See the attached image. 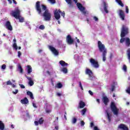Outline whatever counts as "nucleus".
<instances>
[{"label": "nucleus", "instance_id": "40", "mask_svg": "<svg viewBox=\"0 0 130 130\" xmlns=\"http://www.w3.org/2000/svg\"><path fill=\"white\" fill-rule=\"evenodd\" d=\"M77 118H73L72 119V122L73 123H76V122H77Z\"/></svg>", "mask_w": 130, "mask_h": 130}, {"label": "nucleus", "instance_id": "9", "mask_svg": "<svg viewBox=\"0 0 130 130\" xmlns=\"http://www.w3.org/2000/svg\"><path fill=\"white\" fill-rule=\"evenodd\" d=\"M36 9L38 12L39 15H41L42 14V10L40 7V2L38 1L36 4Z\"/></svg>", "mask_w": 130, "mask_h": 130}, {"label": "nucleus", "instance_id": "33", "mask_svg": "<svg viewBox=\"0 0 130 130\" xmlns=\"http://www.w3.org/2000/svg\"><path fill=\"white\" fill-rule=\"evenodd\" d=\"M39 29H40V30H44L45 29V26H44V25L42 24L39 26Z\"/></svg>", "mask_w": 130, "mask_h": 130}, {"label": "nucleus", "instance_id": "47", "mask_svg": "<svg viewBox=\"0 0 130 130\" xmlns=\"http://www.w3.org/2000/svg\"><path fill=\"white\" fill-rule=\"evenodd\" d=\"M89 93L90 94V95H91V96H93V95H94V93H93V92H92V91L91 90H89L88 91Z\"/></svg>", "mask_w": 130, "mask_h": 130}, {"label": "nucleus", "instance_id": "1", "mask_svg": "<svg viewBox=\"0 0 130 130\" xmlns=\"http://www.w3.org/2000/svg\"><path fill=\"white\" fill-rule=\"evenodd\" d=\"M66 3H68V5H69V7L71 8V7H73V0H65ZM73 2L75 3V4H77V8L82 12V13L83 14V15H86V14H88V12L85 10L86 8L83 6L82 4L78 3V0H73Z\"/></svg>", "mask_w": 130, "mask_h": 130}, {"label": "nucleus", "instance_id": "52", "mask_svg": "<svg viewBox=\"0 0 130 130\" xmlns=\"http://www.w3.org/2000/svg\"><path fill=\"white\" fill-rule=\"evenodd\" d=\"M46 113H50L51 112V110H46Z\"/></svg>", "mask_w": 130, "mask_h": 130}, {"label": "nucleus", "instance_id": "45", "mask_svg": "<svg viewBox=\"0 0 130 130\" xmlns=\"http://www.w3.org/2000/svg\"><path fill=\"white\" fill-rule=\"evenodd\" d=\"M125 10H126V14H128V11H129V10H128V7L126 6V7H125Z\"/></svg>", "mask_w": 130, "mask_h": 130}, {"label": "nucleus", "instance_id": "25", "mask_svg": "<svg viewBox=\"0 0 130 130\" xmlns=\"http://www.w3.org/2000/svg\"><path fill=\"white\" fill-rule=\"evenodd\" d=\"M56 88H58V89H60L62 88V84L61 83H58L55 86Z\"/></svg>", "mask_w": 130, "mask_h": 130}, {"label": "nucleus", "instance_id": "31", "mask_svg": "<svg viewBox=\"0 0 130 130\" xmlns=\"http://www.w3.org/2000/svg\"><path fill=\"white\" fill-rule=\"evenodd\" d=\"M87 112V109L84 108L82 110H81V114L82 115H85V114Z\"/></svg>", "mask_w": 130, "mask_h": 130}, {"label": "nucleus", "instance_id": "50", "mask_svg": "<svg viewBox=\"0 0 130 130\" xmlns=\"http://www.w3.org/2000/svg\"><path fill=\"white\" fill-rule=\"evenodd\" d=\"M115 88V87L114 86V85H112V88H111V91L113 92V91H114Z\"/></svg>", "mask_w": 130, "mask_h": 130}, {"label": "nucleus", "instance_id": "16", "mask_svg": "<svg viewBox=\"0 0 130 130\" xmlns=\"http://www.w3.org/2000/svg\"><path fill=\"white\" fill-rule=\"evenodd\" d=\"M102 101L103 103L105 104V105L107 106L108 105V103L109 102V99L107 98V96H103L102 99Z\"/></svg>", "mask_w": 130, "mask_h": 130}, {"label": "nucleus", "instance_id": "28", "mask_svg": "<svg viewBox=\"0 0 130 130\" xmlns=\"http://www.w3.org/2000/svg\"><path fill=\"white\" fill-rule=\"evenodd\" d=\"M20 23H23L24 22V18L21 15L18 18Z\"/></svg>", "mask_w": 130, "mask_h": 130}, {"label": "nucleus", "instance_id": "38", "mask_svg": "<svg viewBox=\"0 0 130 130\" xmlns=\"http://www.w3.org/2000/svg\"><path fill=\"white\" fill-rule=\"evenodd\" d=\"M118 5H119V6H121L122 8H123V7L124 6V5H123V3H122V1H120L119 3H118Z\"/></svg>", "mask_w": 130, "mask_h": 130}, {"label": "nucleus", "instance_id": "48", "mask_svg": "<svg viewBox=\"0 0 130 130\" xmlns=\"http://www.w3.org/2000/svg\"><path fill=\"white\" fill-rule=\"evenodd\" d=\"M18 92H19V91L18 90V89H16V90H15V91H13V94H18Z\"/></svg>", "mask_w": 130, "mask_h": 130}, {"label": "nucleus", "instance_id": "58", "mask_svg": "<svg viewBox=\"0 0 130 130\" xmlns=\"http://www.w3.org/2000/svg\"><path fill=\"white\" fill-rule=\"evenodd\" d=\"M6 85H12V83L11 82H7L6 83Z\"/></svg>", "mask_w": 130, "mask_h": 130}, {"label": "nucleus", "instance_id": "46", "mask_svg": "<svg viewBox=\"0 0 130 130\" xmlns=\"http://www.w3.org/2000/svg\"><path fill=\"white\" fill-rule=\"evenodd\" d=\"M19 86L21 89H25V86H24V85L19 84Z\"/></svg>", "mask_w": 130, "mask_h": 130}, {"label": "nucleus", "instance_id": "17", "mask_svg": "<svg viewBox=\"0 0 130 130\" xmlns=\"http://www.w3.org/2000/svg\"><path fill=\"white\" fill-rule=\"evenodd\" d=\"M118 128L122 130H128V127L123 123H121L120 125L118 126Z\"/></svg>", "mask_w": 130, "mask_h": 130}, {"label": "nucleus", "instance_id": "35", "mask_svg": "<svg viewBox=\"0 0 130 130\" xmlns=\"http://www.w3.org/2000/svg\"><path fill=\"white\" fill-rule=\"evenodd\" d=\"M48 2H49V3L52 4V5H54V4H55V3H56L55 0H48Z\"/></svg>", "mask_w": 130, "mask_h": 130}, {"label": "nucleus", "instance_id": "64", "mask_svg": "<svg viewBox=\"0 0 130 130\" xmlns=\"http://www.w3.org/2000/svg\"><path fill=\"white\" fill-rule=\"evenodd\" d=\"M55 128L56 129V130H58V126H56L55 127Z\"/></svg>", "mask_w": 130, "mask_h": 130}, {"label": "nucleus", "instance_id": "26", "mask_svg": "<svg viewBox=\"0 0 130 130\" xmlns=\"http://www.w3.org/2000/svg\"><path fill=\"white\" fill-rule=\"evenodd\" d=\"M39 124H43L44 122V119H43V117H41L39 119Z\"/></svg>", "mask_w": 130, "mask_h": 130}, {"label": "nucleus", "instance_id": "53", "mask_svg": "<svg viewBox=\"0 0 130 130\" xmlns=\"http://www.w3.org/2000/svg\"><path fill=\"white\" fill-rule=\"evenodd\" d=\"M56 95L58 96V97H60V96H61V93H60L59 92H57L56 93Z\"/></svg>", "mask_w": 130, "mask_h": 130}, {"label": "nucleus", "instance_id": "21", "mask_svg": "<svg viewBox=\"0 0 130 130\" xmlns=\"http://www.w3.org/2000/svg\"><path fill=\"white\" fill-rule=\"evenodd\" d=\"M59 63L61 67H68L69 66V64L63 60L59 61Z\"/></svg>", "mask_w": 130, "mask_h": 130}, {"label": "nucleus", "instance_id": "61", "mask_svg": "<svg viewBox=\"0 0 130 130\" xmlns=\"http://www.w3.org/2000/svg\"><path fill=\"white\" fill-rule=\"evenodd\" d=\"M97 102L99 103V104H100V100L99 99H96Z\"/></svg>", "mask_w": 130, "mask_h": 130}, {"label": "nucleus", "instance_id": "8", "mask_svg": "<svg viewBox=\"0 0 130 130\" xmlns=\"http://www.w3.org/2000/svg\"><path fill=\"white\" fill-rule=\"evenodd\" d=\"M90 62L93 67H94L95 69H98L99 68V63H98L97 60H95L94 59L90 58Z\"/></svg>", "mask_w": 130, "mask_h": 130}, {"label": "nucleus", "instance_id": "12", "mask_svg": "<svg viewBox=\"0 0 130 130\" xmlns=\"http://www.w3.org/2000/svg\"><path fill=\"white\" fill-rule=\"evenodd\" d=\"M119 16L122 21H124V18H125V14H124V12H123L121 9L119 10Z\"/></svg>", "mask_w": 130, "mask_h": 130}, {"label": "nucleus", "instance_id": "20", "mask_svg": "<svg viewBox=\"0 0 130 130\" xmlns=\"http://www.w3.org/2000/svg\"><path fill=\"white\" fill-rule=\"evenodd\" d=\"M86 106V104L83 101H80L79 104V108H84Z\"/></svg>", "mask_w": 130, "mask_h": 130}, {"label": "nucleus", "instance_id": "24", "mask_svg": "<svg viewBox=\"0 0 130 130\" xmlns=\"http://www.w3.org/2000/svg\"><path fill=\"white\" fill-rule=\"evenodd\" d=\"M26 93L28 96H29L30 99H34V96H33V93L32 92L28 91L26 92Z\"/></svg>", "mask_w": 130, "mask_h": 130}, {"label": "nucleus", "instance_id": "29", "mask_svg": "<svg viewBox=\"0 0 130 130\" xmlns=\"http://www.w3.org/2000/svg\"><path fill=\"white\" fill-rule=\"evenodd\" d=\"M61 72L64 74H68V69L67 68H63L61 69Z\"/></svg>", "mask_w": 130, "mask_h": 130}, {"label": "nucleus", "instance_id": "36", "mask_svg": "<svg viewBox=\"0 0 130 130\" xmlns=\"http://www.w3.org/2000/svg\"><path fill=\"white\" fill-rule=\"evenodd\" d=\"M13 47H14V48H15V49H16V50H17L18 49V46L17 45V44L16 43H15L13 44Z\"/></svg>", "mask_w": 130, "mask_h": 130}, {"label": "nucleus", "instance_id": "55", "mask_svg": "<svg viewBox=\"0 0 130 130\" xmlns=\"http://www.w3.org/2000/svg\"><path fill=\"white\" fill-rule=\"evenodd\" d=\"M94 126V123L93 122H91L90 123V127H93Z\"/></svg>", "mask_w": 130, "mask_h": 130}, {"label": "nucleus", "instance_id": "60", "mask_svg": "<svg viewBox=\"0 0 130 130\" xmlns=\"http://www.w3.org/2000/svg\"><path fill=\"white\" fill-rule=\"evenodd\" d=\"M121 0H115L116 3H117V4H119L120 2H121Z\"/></svg>", "mask_w": 130, "mask_h": 130}, {"label": "nucleus", "instance_id": "32", "mask_svg": "<svg viewBox=\"0 0 130 130\" xmlns=\"http://www.w3.org/2000/svg\"><path fill=\"white\" fill-rule=\"evenodd\" d=\"M122 70L124 71V72H126L127 71V68L126 67V66L125 64H124L123 66Z\"/></svg>", "mask_w": 130, "mask_h": 130}, {"label": "nucleus", "instance_id": "49", "mask_svg": "<svg viewBox=\"0 0 130 130\" xmlns=\"http://www.w3.org/2000/svg\"><path fill=\"white\" fill-rule=\"evenodd\" d=\"M35 125H39V122L37 121H35Z\"/></svg>", "mask_w": 130, "mask_h": 130}, {"label": "nucleus", "instance_id": "56", "mask_svg": "<svg viewBox=\"0 0 130 130\" xmlns=\"http://www.w3.org/2000/svg\"><path fill=\"white\" fill-rule=\"evenodd\" d=\"M32 106H34V107L35 108H37V106H36V104H35V103H32Z\"/></svg>", "mask_w": 130, "mask_h": 130}, {"label": "nucleus", "instance_id": "63", "mask_svg": "<svg viewBox=\"0 0 130 130\" xmlns=\"http://www.w3.org/2000/svg\"><path fill=\"white\" fill-rule=\"evenodd\" d=\"M38 52H39V53H41L42 52V50H41V49L39 50Z\"/></svg>", "mask_w": 130, "mask_h": 130}, {"label": "nucleus", "instance_id": "59", "mask_svg": "<svg viewBox=\"0 0 130 130\" xmlns=\"http://www.w3.org/2000/svg\"><path fill=\"white\" fill-rule=\"evenodd\" d=\"M11 86H12V88H15V87H16V85H15L13 83H12Z\"/></svg>", "mask_w": 130, "mask_h": 130}, {"label": "nucleus", "instance_id": "44", "mask_svg": "<svg viewBox=\"0 0 130 130\" xmlns=\"http://www.w3.org/2000/svg\"><path fill=\"white\" fill-rule=\"evenodd\" d=\"M21 55H22V53H21V51L18 52V57H21Z\"/></svg>", "mask_w": 130, "mask_h": 130}, {"label": "nucleus", "instance_id": "30", "mask_svg": "<svg viewBox=\"0 0 130 130\" xmlns=\"http://www.w3.org/2000/svg\"><path fill=\"white\" fill-rule=\"evenodd\" d=\"M59 14H61V16L63 17V18H64V16H66V13H64V11L61 12L60 9H59Z\"/></svg>", "mask_w": 130, "mask_h": 130}, {"label": "nucleus", "instance_id": "18", "mask_svg": "<svg viewBox=\"0 0 130 130\" xmlns=\"http://www.w3.org/2000/svg\"><path fill=\"white\" fill-rule=\"evenodd\" d=\"M20 102L22 104H28L29 103V100L26 97H25L23 99L20 101Z\"/></svg>", "mask_w": 130, "mask_h": 130}, {"label": "nucleus", "instance_id": "43", "mask_svg": "<svg viewBox=\"0 0 130 130\" xmlns=\"http://www.w3.org/2000/svg\"><path fill=\"white\" fill-rule=\"evenodd\" d=\"M80 124L81 126H84V125H85V122H84V121H81Z\"/></svg>", "mask_w": 130, "mask_h": 130}, {"label": "nucleus", "instance_id": "19", "mask_svg": "<svg viewBox=\"0 0 130 130\" xmlns=\"http://www.w3.org/2000/svg\"><path fill=\"white\" fill-rule=\"evenodd\" d=\"M26 70H27V73L28 74H31V73H32V67H31V66L30 65H27L26 66Z\"/></svg>", "mask_w": 130, "mask_h": 130}, {"label": "nucleus", "instance_id": "4", "mask_svg": "<svg viewBox=\"0 0 130 130\" xmlns=\"http://www.w3.org/2000/svg\"><path fill=\"white\" fill-rule=\"evenodd\" d=\"M128 34V27L126 26L123 25L121 29V34L120 37L121 38H123V37H125L126 35Z\"/></svg>", "mask_w": 130, "mask_h": 130}, {"label": "nucleus", "instance_id": "5", "mask_svg": "<svg viewBox=\"0 0 130 130\" xmlns=\"http://www.w3.org/2000/svg\"><path fill=\"white\" fill-rule=\"evenodd\" d=\"M86 75H88L89 79L91 80V81H96V77L93 74V72L88 68H87L85 70Z\"/></svg>", "mask_w": 130, "mask_h": 130}, {"label": "nucleus", "instance_id": "2", "mask_svg": "<svg viewBox=\"0 0 130 130\" xmlns=\"http://www.w3.org/2000/svg\"><path fill=\"white\" fill-rule=\"evenodd\" d=\"M98 46L100 52H103V60L105 61L106 60V54H107V49L105 47V45L102 44L101 41L98 42Z\"/></svg>", "mask_w": 130, "mask_h": 130}, {"label": "nucleus", "instance_id": "22", "mask_svg": "<svg viewBox=\"0 0 130 130\" xmlns=\"http://www.w3.org/2000/svg\"><path fill=\"white\" fill-rule=\"evenodd\" d=\"M106 113L107 114V118L108 119V121L110 122L111 121V117L110 116V113L108 112V110H106Z\"/></svg>", "mask_w": 130, "mask_h": 130}, {"label": "nucleus", "instance_id": "14", "mask_svg": "<svg viewBox=\"0 0 130 130\" xmlns=\"http://www.w3.org/2000/svg\"><path fill=\"white\" fill-rule=\"evenodd\" d=\"M5 26L10 31H13V26H12V24H11V22L7 21L6 23Z\"/></svg>", "mask_w": 130, "mask_h": 130}, {"label": "nucleus", "instance_id": "11", "mask_svg": "<svg viewBox=\"0 0 130 130\" xmlns=\"http://www.w3.org/2000/svg\"><path fill=\"white\" fill-rule=\"evenodd\" d=\"M49 48L51 51L55 55H58L59 52L55 48L53 47L52 46H49Z\"/></svg>", "mask_w": 130, "mask_h": 130}, {"label": "nucleus", "instance_id": "23", "mask_svg": "<svg viewBox=\"0 0 130 130\" xmlns=\"http://www.w3.org/2000/svg\"><path fill=\"white\" fill-rule=\"evenodd\" d=\"M125 45L127 47H129L130 46V39L129 38H125Z\"/></svg>", "mask_w": 130, "mask_h": 130}, {"label": "nucleus", "instance_id": "62", "mask_svg": "<svg viewBox=\"0 0 130 130\" xmlns=\"http://www.w3.org/2000/svg\"><path fill=\"white\" fill-rule=\"evenodd\" d=\"M13 2L14 4H15V5H17V2L16 1V0H13Z\"/></svg>", "mask_w": 130, "mask_h": 130}, {"label": "nucleus", "instance_id": "37", "mask_svg": "<svg viewBox=\"0 0 130 130\" xmlns=\"http://www.w3.org/2000/svg\"><path fill=\"white\" fill-rule=\"evenodd\" d=\"M26 78L28 80V82H33V80H32V78H31V77H28V76H26Z\"/></svg>", "mask_w": 130, "mask_h": 130}, {"label": "nucleus", "instance_id": "54", "mask_svg": "<svg viewBox=\"0 0 130 130\" xmlns=\"http://www.w3.org/2000/svg\"><path fill=\"white\" fill-rule=\"evenodd\" d=\"M93 129H94V130H100V129H99V128H98V127H97V126H95L94 127Z\"/></svg>", "mask_w": 130, "mask_h": 130}, {"label": "nucleus", "instance_id": "41", "mask_svg": "<svg viewBox=\"0 0 130 130\" xmlns=\"http://www.w3.org/2000/svg\"><path fill=\"white\" fill-rule=\"evenodd\" d=\"M29 86H32L34 85V82H28Z\"/></svg>", "mask_w": 130, "mask_h": 130}, {"label": "nucleus", "instance_id": "10", "mask_svg": "<svg viewBox=\"0 0 130 130\" xmlns=\"http://www.w3.org/2000/svg\"><path fill=\"white\" fill-rule=\"evenodd\" d=\"M66 42L69 45H72V44L74 43V39L72 38V36H71V35H68L66 37Z\"/></svg>", "mask_w": 130, "mask_h": 130}, {"label": "nucleus", "instance_id": "39", "mask_svg": "<svg viewBox=\"0 0 130 130\" xmlns=\"http://www.w3.org/2000/svg\"><path fill=\"white\" fill-rule=\"evenodd\" d=\"M79 86H80L81 89L82 91H84V88H83V85H82V83L81 82H79Z\"/></svg>", "mask_w": 130, "mask_h": 130}, {"label": "nucleus", "instance_id": "34", "mask_svg": "<svg viewBox=\"0 0 130 130\" xmlns=\"http://www.w3.org/2000/svg\"><path fill=\"white\" fill-rule=\"evenodd\" d=\"M124 41H125V38L124 37L121 38L120 40V43H123Z\"/></svg>", "mask_w": 130, "mask_h": 130}, {"label": "nucleus", "instance_id": "7", "mask_svg": "<svg viewBox=\"0 0 130 130\" xmlns=\"http://www.w3.org/2000/svg\"><path fill=\"white\" fill-rule=\"evenodd\" d=\"M20 15H21V11H20V10L19 9H17L15 11H12L11 13V16H12V17H14V18H15V19H18V18L19 17Z\"/></svg>", "mask_w": 130, "mask_h": 130}, {"label": "nucleus", "instance_id": "51", "mask_svg": "<svg viewBox=\"0 0 130 130\" xmlns=\"http://www.w3.org/2000/svg\"><path fill=\"white\" fill-rule=\"evenodd\" d=\"M93 19H94V21H95L96 22H97L98 21V18L96 16H94Z\"/></svg>", "mask_w": 130, "mask_h": 130}, {"label": "nucleus", "instance_id": "42", "mask_svg": "<svg viewBox=\"0 0 130 130\" xmlns=\"http://www.w3.org/2000/svg\"><path fill=\"white\" fill-rule=\"evenodd\" d=\"M6 68H7V66H6V64H4L2 65V70H6Z\"/></svg>", "mask_w": 130, "mask_h": 130}, {"label": "nucleus", "instance_id": "27", "mask_svg": "<svg viewBox=\"0 0 130 130\" xmlns=\"http://www.w3.org/2000/svg\"><path fill=\"white\" fill-rule=\"evenodd\" d=\"M18 68L19 71H20V74H22L23 68H22V66H21V64H18Z\"/></svg>", "mask_w": 130, "mask_h": 130}, {"label": "nucleus", "instance_id": "57", "mask_svg": "<svg viewBox=\"0 0 130 130\" xmlns=\"http://www.w3.org/2000/svg\"><path fill=\"white\" fill-rule=\"evenodd\" d=\"M75 39H77V43H80V40L78 39V37H76Z\"/></svg>", "mask_w": 130, "mask_h": 130}, {"label": "nucleus", "instance_id": "13", "mask_svg": "<svg viewBox=\"0 0 130 130\" xmlns=\"http://www.w3.org/2000/svg\"><path fill=\"white\" fill-rule=\"evenodd\" d=\"M103 5L104 12H105L106 14H108V13H109V11H108V4L106 3L105 1H103Z\"/></svg>", "mask_w": 130, "mask_h": 130}, {"label": "nucleus", "instance_id": "6", "mask_svg": "<svg viewBox=\"0 0 130 130\" xmlns=\"http://www.w3.org/2000/svg\"><path fill=\"white\" fill-rule=\"evenodd\" d=\"M110 107L113 114L115 115H118L119 110L118 109H117V107H116V106L115 105V104L114 103V102H112L111 103Z\"/></svg>", "mask_w": 130, "mask_h": 130}, {"label": "nucleus", "instance_id": "15", "mask_svg": "<svg viewBox=\"0 0 130 130\" xmlns=\"http://www.w3.org/2000/svg\"><path fill=\"white\" fill-rule=\"evenodd\" d=\"M54 15L56 20H59L60 19V14H59V10H57V9L55 10Z\"/></svg>", "mask_w": 130, "mask_h": 130}, {"label": "nucleus", "instance_id": "3", "mask_svg": "<svg viewBox=\"0 0 130 130\" xmlns=\"http://www.w3.org/2000/svg\"><path fill=\"white\" fill-rule=\"evenodd\" d=\"M42 10L45 11L43 14V16L44 17V20L45 21H50L51 20V13L49 12L46 6L44 5H42Z\"/></svg>", "mask_w": 130, "mask_h": 130}]
</instances>
